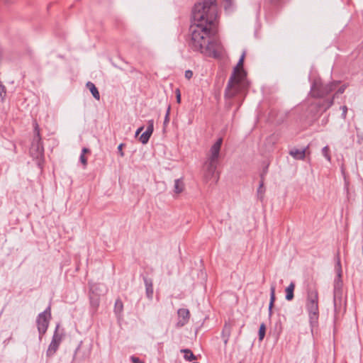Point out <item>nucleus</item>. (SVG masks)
<instances>
[{"label": "nucleus", "instance_id": "obj_25", "mask_svg": "<svg viewBox=\"0 0 363 363\" xmlns=\"http://www.w3.org/2000/svg\"><path fill=\"white\" fill-rule=\"evenodd\" d=\"M123 310V303L120 298L116 300L114 305V313L117 315H120Z\"/></svg>", "mask_w": 363, "mask_h": 363}, {"label": "nucleus", "instance_id": "obj_23", "mask_svg": "<svg viewBox=\"0 0 363 363\" xmlns=\"http://www.w3.org/2000/svg\"><path fill=\"white\" fill-rule=\"evenodd\" d=\"M295 289V284L294 282H291L290 284L286 287L285 291H286V299L287 301H291L294 297V291Z\"/></svg>", "mask_w": 363, "mask_h": 363}, {"label": "nucleus", "instance_id": "obj_29", "mask_svg": "<svg viewBox=\"0 0 363 363\" xmlns=\"http://www.w3.org/2000/svg\"><path fill=\"white\" fill-rule=\"evenodd\" d=\"M230 327L225 326L223 330V335L225 337V339L224 340L225 344H226L228 341V337L230 336Z\"/></svg>", "mask_w": 363, "mask_h": 363}, {"label": "nucleus", "instance_id": "obj_21", "mask_svg": "<svg viewBox=\"0 0 363 363\" xmlns=\"http://www.w3.org/2000/svg\"><path fill=\"white\" fill-rule=\"evenodd\" d=\"M275 286L272 285L270 287V302L269 305V315L271 316L272 314V308L275 301Z\"/></svg>", "mask_w": 363, "mask_h": 363}, {"label": "nucleus", "instance_id": "obj_36", "mask_svg": "<svg viewBox=\"0 0 363 363\" xmlns=\"http://www.w3.org/2000/svg\"><path fill=\"white\" fill-rule=\"evenodd\" d=\"M193 77V72L191 70H186L185 72V77L187 79H191Z\"/></svg>", "mask_w": 363, "mask_h": 363}, {"label": "nucleus", "instance_id": "obj_16", "mask_svg": "<svg viewBox=\"0 0 363 363\" xmlns=\"http://www.w3.org/2000/svg\"><path fill=\"white\" fill-rule=\"evenodd\" d=\"M89 301L91 307L94 311H96L100 303V296L99 295L95 294L94 291H91L89 294Z\"/></svg>", "mask_w": 363, "mask_h": 363}, {"label": "nucleus", "instance_id": "obj_1", "mask_svg": "<svg viewBox=\"0 0 363 363\" xmlns=\"http://www.w3.org/2000/svg\"><path fill=\"white\" fill-rule=\"evenodd\" d=\"M217 17V0H203L195 4L192 9L193 24H202L211 28Z\"/></svg>", "mask_w": 363, "mask_h": 363}, {"label": "nucleus", "instance_id": "obj_35", "mask_svg": "<svg viewBox=\"0 0 363 363\" xmlns=\"http://www.w3.org/2000/svg\"><path fill=\"white\" fill-rule=\"evenodd\" d=\"M130 359L133 363H144L143 361H142L139 357H137L135 356H131Z\"/></svg>", "mask_w": 363, "mask_h": 363}, {"label": "nucleus", "instance_id": "obj_2", "mask_svg": "<svg viewBox=\"0 0 363 363\" xmlns=\"http://www.w3.org/2000/svg\"><path fill=\"white\" fill-rule=\"evenodd\" d=\"M223 143V138H219L211 147L209 154L203 165V177L206 182L214 179L215 183L219 179V173L216 172L219 164L220 147Z\"/></svg>", "mask_w": 363, "mask_h": 363}, {"label": "nucleus", "instance_id": "obj_13", "mask_svg": "<svg viewBox=\"0 0 363 363\" xmlns=\"http://www.w3.org/2000/svg\"><path fill=\"white\" fill-rule=\"evenodd\" d=\"M245 53L243 52L241 55L237 65L234 67L233 72L231 74V76H234V77H240V78H245L246 77V72L243 69V62L245 59Z\"/></svg>", "mask_w": 363, "mask_h": 363}, {"label": "nucleus", "instance_id": "obj_9", "mask_svg": "<svg viewBox=\"0 0 363 363\" xmlns=\"http://www.w3.org/2000/svg\"><path fill=\"white\" fill-rule=\"evenodd\" d=\"M51 319V308L50 306H48L43 312L38 314L36 323L38 327V330L39 333V339L42 340L43 336L45 334L50 320Z\"/></svg>", "mask_w": 363, "mask_h": 363}, {"label": "nucleus", "instance_id": "obj_42", "mask_svg": "<svg viewBox=\"0 0 363 363\" xmlns=\"http://www.w3.org/2000/svg\"><path fill=\"white\" fill-rule=\"evenodd\" d=\"M193 363H199V362H193Z\"/></svg>", "mask_w": 363, "mask_h": 363}, {"label": "nucleus", "instance_id": "obj_12", "mask_svg": "<svg viewBox=\"0 0 363 363\" xmlns=\"http://www.w3.org/2000/svg\"><path fill=\"white\" fill-rule=\"evenodd\" d=\"M178 321L176 323L177 328H182L186 325L190 319V312L187 308H179L177 311Z\"/></svg>", "mask_w": 363, "mask_h": 363}, {"label": "nucleus", "instance_id": "obj_24", "mask_svg": "<svg viewBox=\"0 0 363 363\" xmlns=\"http://www.w3.org/2000/svg\"><path fill=\"white\" fill-rule=\"evenodd\" d=\"M181 352L184 353V358L187 361H193L197 359V357L189 349H183L181 350Z\"/></svg>", "mask_w": 363, "mask_h": 363}, {"label": "nucleus", "instance_id": "obj_17", "mask_svg": "<svg viewBox=\"0 0 363 363\" xmlns=\"http://www.w3.org/2000/svg\"><path fill=\"white\" fill-rule=\"evenodd\" d=\"M60 324H57L55 327V330L54 331V334H53L52 338V340H54L59 344L61 343V342L65 336L63 330H60Z\"/></svg>", "mask_w": 363, "mask_h": 363}, {"label": "nucleus", "instance_id": "obj_28", "mask_svg": "<svg viewBox=\"0 0 363 363\" xmlns=\"http://www.w3.org/2000/svg\"><path fill=\"white\" fill-rule=\"evenodd\" d=\"M322 154L327 159L328 161L330 162L331 157L330 155V149L328 146H325L322 149Z\"/></svg>", "mask_w": 363, "mask_h": 363}, {"label": "nucleus", "instance_id": "obj_18", "mask_svg": "<svg viewBox=\"0 0 363 363\" xmlns=\"http://www.w3.org/2000/svg\"><path fill=\"white\" fill-rule=\"evenodd\" d=\"M264 172H263L262 174H261L260 175V177H261V180H260V183H259V188L257 189V197L261 200L262 201L263 199H264V191H265V188L264 186Z\"/></svg>", "mask_w": 363, "mask_h": 363}, {"label": "nucleus", "instance_id": "obj_37", "mask_svg": "<svg viewBox=\"0 0 363 363\" xmlns=\"http://www.w3.org/2000/svg\"><path fill=\"white\" fill-rule=\"evenodd\" d=\"M341 108L342 110V116L343 118H345L347 113V107L346 106H343L341 107Z\"/></svg>", "mask_w": 363, "mask_h": 363}, {"label": "nucleus", "instance_id": "obj_30", "mask_svg": "<svg viewBox=\"0 0 363 363\" xmlns=\"http://www.w3.org/2000/svg\"><path fill=\"white\" fill-rule=\"evenodd\" d=\"M170 110H171V107H170V106H169L167 109L164 120V126H166L169 122Z\"/></svg>", "mask_w": 363, "mask_h": 363}, {"label": "nucleus", "instance_id": "obj_4", "mask_svg": "<svg viewBox=\"0 0 363 363\" xmlns=\"http://www.w3.org/2000/svg\"><path fill=\"white\" fill-rule=\"evenodd\" d=\"M306 308L308 313L310 324L316 325L319 318L318 291L314 287L309 289L307 292Z\"/></svg>", "mask_w": 363, "mask_h": 363}, {"label": "nucleus", "instance_id": "obj_41", "mask_svg": "<svg viewBox=\"0 0 363 363\" xmlns=\"http://www.w3.org/2000/svg\"><path fill=\"white\" fill-rule=\"evenodd\" d=\"M176 94H180V91H179V89H177L176 90Z\"/></svg>", "mask_w": 363, "mask_h": 363}, {"label": "nucleus", "instance_id": "obj_6", "mask_svg": "<svg viewBox=\"0 0 363 363\" xmlns=\"http://www.w3.org/2000/svg\"><path fill=\"white\" fill-rule=\"evenodd\" d=\"M337 264L339 267L337 276L334 281L333 289V305L335 311L339 312L342 308V281L341 279V265L339 257V253H337Z\"/></svg>", "mask_w": 363, "mask_h": 363}, {"label": "nucleus", "instance_id": "obj_5", "mask_svg": "<svg viewBox=\"0 0 363 363\" xmlns=\"http://www.w3.org/2000/svg\"><path fill=\"white\" fill-rule=\"evenodd\" d=\"M338 84V82L323 84L320 81H314L311 89L310 95L315 99H323L333 91Z\"/></svg>", "mask_w": 363, "mask_h": 363}, {"label": "nucleus", "instance_id": "obj_33", "mask_svg": "<svg viewBox=\"0 0 363 363\" xmlns=\"http://www.w3.org/2000/svg\"><path fill=\"white\" fill-rule=\"evenodd\" d=\"M79 160L82 162V164L84 165V167H86L87 165V159L84 155L81 154Z\"/></svg>", "mask_w": 363, "mask_h": 363}, {"label": "nucleus", "instance_id": "obj_27", "mask_svg": "<svg viewBox=\"0 0 363 363\" xmlns=\"http://www.w3.org/2000/svg\"><path fill=\"white\" fill-rule=\"evenodd\" d=\"M266 333V325L264 323H262L260 325L259 329V340H262L264 337Z\"/></svg>", "mask_w": 363, "mask_h": 363}, {"label": "nucleus", "instance_id": "obj_31", "mask_svg": "<svg viewBox=\"0 0 363 363\" xmlns=\"http://www.w3.org/2000/svg\"><path fill=\"white\" fill-rule=\"evenodd\" d=\"M154 130V121L149 120L147 121V127L146 131L149 132L150 134H152Z\"/></svg>", "mask_w": 363, "mask_h": 363}, {"label": "nucleus", "instance_id": "obj_19", "mask_svg": "<svg viewBox=\"0 0 363 363\" xmlns=\"http://www.w3.org/2000/svg\"><path fill=\"white\" fill-rule=\"evenodd\" d=\"M60 344L56 342L54 340H51V342L50 343L46 354L48 357H51L55 354L57 350L59 348Z\"/></svg>", "mask_w": 363, "mask_h": 363}, {"label": "nucleus", "instance_id": "obj_14", "mask_svg": "<svg viewBox=\"0 0 363 363\" xmlns=\"http://www.w3.org/2000/svg\"><path fill=\"white\" fill-rule=\"evenodd\" d=\"M144 282L145 286V293L147 298L150 300L153 297V283L152 280L147 277H144Z\"/></svg>", "mask_w": 363, "mask_h": 363}, {"label": "nucleus", "instance_id": "obj_34", "mask_svg": "<svg viewBox=\"0 0 363 363\" xmlns=\"http://www.w3.org/2000/svg\"><path fill=\"white\" fill-rule=\"evenodd\" d=\"M125 146L124 143H121L118 147V152L121 157H124V152L123 151V147Z\"/></svg>", "mask_w": 363, "mask_h": 363}, {"label": "nucleus", "instance_id": "obj_10", "mask_svg": "<svg viewBox=\"0 0 363 363\" xmlns=\"http://www.w3.org/2000/svg\"><path fill=\"white\" fill-rule=\"evenodd\" d=\"M200 52L208 57L219 58L222 55V46L218 41L208 40Z\"/></svg>", "mask_w": 363, "mask_h": 363}, {"label": "nucleus", "instance_id": "obj_40", "mask_svg": "<svg viewBox=\"0 0 363 363\" xmlns=\"http://www.w3.org/2000/svg\"><path fill=\"white\" fill-rule=\"evenodd\" d=\"M177 101L180 103L181 101V94H177Z\"/></svg>", "mask_w": 363, "mask_h": 363}, {"label": "nucleus", "instance_id": "obj_15", "mask_svg": "<svg viewBox=\"0 0 363 363\" xmlns=\"http://www.w3.org/2000/svg\"><path fill=\"white\" fill-rule=\"evenodd\" d=\"M307 148L308 147L302 150L294 148L290 150L289 154L296 160H303L306 157V151Z\"/></svg>", "mask_w": 363, "mask_h": 363}, {"label": "nucleus", "instance_id": "obj_38", "mask_svg": "<svg viewBox=\"0 0 363 363\" xmlns=\"http://www.w3.org/2000/svg\"><path fill=\"white\" fill-rule=\"evenodd\" d=\"M144 129V126H141L138 128V130L135 132V136H138Z\"/></svg>", "mask_w": 363, "mask_h": 363}, {"label": "nucleus", "instance_id": "obj_20", "mask_svg": "<svg viewBox=\"0 0 363 363\" xmlns=\"http://www.w3.org/2000/svg\"><path fill=\"white\" fill-rule=\"evenodd\" d=\"M86 86L90 90L94 99H96V100L100 99L99 92L94 83H92L91 82H88L86 84Z\"/></svg>", "mask_w": 363, "mask_h": 363}, {"label": "nucleus", "instance_id": "obj_3", "mask_svg": "<svg viewBox=\"0 0 363 363\" xmlns=\"http://www.w3.org/2000/svg\"><path fill=\"white\" fill-rule=\"evenodd\" d=\"M191 33L189 46L194 51H201L207 43L210 38L211 28L205 25L193 24L190 26Z\"/></svg>", "mask_w": 363, "mask_h": 363}, {"label": "nucleus", "instance_id": "obj_39", "mask_svg": "<svg viewBox=\"0 0 363 363\" xmlns=\"http://www.w3.org/2000/svg\"><path fill=\"white\" fill-rule=\"evenodd\" d=\"M90 150L87 147H84L82 150V154L85 155L86 153H90Z\"/></svg>", "mask_w": 363, "mask_h": 363}, {"label": "nucleus", "instance_id": "obj_11", "mask_svg": "<svg viewBox=\"0 0 363 363\" xmlns=\"http://www.w3.org/2000/svg\"><path fill=\"white\" fill-rule=\"evenodd\" d=\"M346 89L345 85L341 86L337 91L330 98L325 99L322 101H318L314 104H312L311 105L314 106L316 109V112L322 111L325 112L330 107H331L334 104V99L335 96L337 94H342L344 93L345 90Z\"/></svg>", "mask_w": 363, "mask_h": 363}, {"label": "nucleus", "instance_id": "obj_8", "mask_svg": "<svg viewBox=\"0 0 363 363\" xmlns=\"http://www.w3.org/2000/svg\"><path fill=\"white\" fill-rule=\"evenodd\" d=\"M243 80L244 78L230 76L225 90V97L228 99H233L238 94L241 92L242 89Z\"/></svg>", "mask_w": 363, "mask_h": 363}, {"label": "nucleus", "instance_id": "obj_32", "mask_svg": "<svg viewBox=\"0 0 363 363\" xmlns=\"http://www.w3.org/2000/svg\"><path fill=\"white\" fill-rule=\"evenodd\" d=\"M6 89L4 85L0 82V96L4 98L6 96Z\"/></svg>", "mask_w": 363, "mask_h": 363}, {"label": "nucleus", "instance_id": "obj_7", "mask_svg": "<svg viewBox=\"0 0 363 363\" xmlns=\"http://www.w3.org/2000/svg\"><path fill=\"white\" fill-rule=\"evenodd\" d=\"M30 152L33 157L36 158L41 157L44 153V147L40 133V128L36 122L34 123V136L31 143Z\"/></svg>", "mask_w": 363, "mask_h": 363}, {"label": "nucleus", "instance_id": "obj_26", "mask_svg": "<svg viewBox=\"0 0 363 363\" xmlns=\"http://www.w3.org/2000/svg\"><path fill=\"white\" fill-rule=\"evenodd\" d=\"M152 134H150L149 132L147 131H145L140 137L139 138V140L143 143V144H146L147 143V142L149 141L150 140V138L151 137Z\"/></svg>", "mask_w": 363, "mask_h": 363}, {"label": "nucleus", "instance_id": "obj_22", "mask_svg": "<svg viewBox=\"0 0 363 363\" xmlns=\"http://www.w3.org/2000/svg\"><path fill=\"white\" fill-rule=\"evenodd\" d=\"M184 189V183L182 179H177L174 181V191L175 194H179Z\"/></svg>", "mask_w": 363, "mask_h": 363}]
</instances>
